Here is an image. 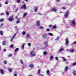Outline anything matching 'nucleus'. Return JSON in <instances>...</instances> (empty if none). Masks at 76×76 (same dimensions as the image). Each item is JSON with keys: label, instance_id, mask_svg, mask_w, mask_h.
<instances>
[{"label": "nucleus", "instance_id": "nucleus-7", "mask_svg": "<svg viewBox=\"0 0 76 76\" xmlns=\"http://www.w3.org/2000/svg\"><path fill=\"white\" fill-rule=\"evenodd\" d=\"M43 38L44 39H45V38H47V34H43Z\"/></svg>", "mask_w": 76, "mask_h": 76}, {"label": "nucleus", "instance_id": "nucleus-39", "mask_svg": "<svg viewBox=\"0 0 76 76\" xmlns=\"http://www.w3.org/2000/svg\"><path fill=\"white\" fill-rule=\"evenodd\" d=\"M38 73L39 74V75L40 73V70L38 69Z\"/></svg>", "mask_w": 76, "mask_h": 76}, {"label": "nucleus", "instance_id": "nucleus-42", "mask_svg": "<svg viewBox=\"0 0 76 76\" xmlns=\"http://www.w3.org/2000/svg\"><path fill=\"white\" fill-rule=\"evenodd\" d=\"M17 3H19L20 2V0H17Z\"/></svg>", "mask_w": 76, "mask_h": 76}, {"label": "nucleus", "instance_id": "nucleus-30", "mask_svg": "<svg viewBox=\"0 0 76 76\" xmlns=\"http://www.w3.org/2000/svg\"><path fill=\"white\" fill-rule=\"evenodd\" d=\"M54 57H53V56H51L50 57L49 59H51V60H52L53 58Z\"/></svg>", "mask_w": 76, "mask_h": 76}, {"label": "nucleus", "instance_id": "nucleus-32", "mask_svg": "<svg viewBox=\"0 0 76 76\" xmlns=\"http://www.w3.org/2000/svg\"><path fill=\"white\" fill-rule=\"evenodd\" d=\"M74 51L75 50L73 49H72L71 50L70 52H71V53H74Z\"/></svg>", "mask_w": 76, "mask_h": 76}, {"label": "nucleus", "instance_id": "nucleus-1", "mask_svg": "<svg viewBox=\"0 0 76 76\" xmlns=\"http://www.w3.org/2000/svg\"><path fill=\"white\" fill-rule=\"evenodd\" d=\"M20 9H24V10H26L27 9L26 4H24L23 5V6H22L20 7Z\"/></svg>", "mask_w": 76, "mask_h": 76}, {"label": "nucleus", "instance_id": "nucleus-31", "mask_svg": "<svg viewBox=\"0 0 76 76\" xmlns=\"http://www.w3.org/2000/svg\"><path fill=\"white\" fill-rule=\"evenodd\" d=\"M2 45H6V42L4 41H3L2 42Z\"/></svg>", "mask_w": 76, "mask_h": 76}, {"label": "nucleus", "instance_id": "nucleus-62", "mask_svg": "<svg viewBox=\"0 0 76 76\" xmlns=\"http://www.w3.org/2000/svg\"><path fill=\"white\" fill-rule=\"evenodd\" d=\"M28 76H32L31 75H28Z\"/></svg>", "mask_w": 76, "mask_h": 76}, {"label": "nucleus", "instance_id": "nucleus-55", "mask_svg": "<svg viewBox=\"0 0 76 76\" xmlns=\"http://www.w3.org/2000/svg\"><path fill=\"white\" fill-rule=\"evenodd\" d=\"M49 27H50V28H51V27H52V25H50L49 26Z\"/></svg>", "mask_w": 76, "mask_h": 76}, {"label": "nucleus", "instance_id": "nucleus-57", "mask_svg": "<svg viewBox=\"0 0 76 76\" xmlns=\"http://www.w3.org/2000/svg\"><path fill=\"white\" fill-rule=\"evenodd\" d=\"M18 8H17L16 10V11H15V12H17V11H18Z\"/></svg>", "mask_w": 76, "mask_h": 76}, {"label": "nucleus", "instance_id": "nucleus-27", "mask_svg": "<svg viewBox=\"0 0 76 76\" xmlns=\"http://www.w3.org/2000/svg\"><path fill=\"white\" fill-rule=\"evenodd\" d=\"M18 50H19V48H17L15 49V52H17Z\"/></svg>", "mask_w": 76, "mask_h": 76}, {"label": "nucleus", "instance_id": "nucleus-22", "mask_svg": "<svg viewBox=\"0 0 76 76\" xmlns=\"http://www.w3.org/2000/svg\"><path fill=\"white\" fill-rule=\"evenodd\" d=\"M0 34L1 35H3V31L1 30L0 31Z\"/></svg>", "mask_w": 76, "mask_h": 76}, {"label": "nucleus", "instance_id": "nucleus-54", "mask_svg": "<svg viewBox=\"0 0 76 76\" xmlns=\"http://www.w3.org/2000/svg\"><path fill=\"white\" fill-rule=\"evenodd\" d=\"M2 7V5H1V4H0V7Z\"/></svg>", "mask_w": 76, "mask_h": 76}, {"label": "nucleus", "instance_id": "nucleus-25", "mask_svg": "<svg viewBox=\"0 0 76 76\" xmlns=\"http://www.w3.org/2000/svg\"><path fill=\"white\" fill-rule=\"evenodd\" d=\"M55 59L56 60V61H58V58L57 57H55Z\"/></svg>", "mask_w": 76, "mask_h": 76}, {"label": "nucleus", "instance_id": "nucleus-19", "mask_svg": "<svg viewBox=\"0 0 76 76\" xmlns=\"http://www.w3.org/2000/svg\"><path fill=\"white\" fill-rule=\"evenodd\" d=\"M62 58H63L64 61H67V60L64 57H62Z\"/></svg>", "mask_w": 76, "mask_h": 76}, {"label": "nucleus", "instance_id": "nucleus-44", "mask_svg": "<svg viewBox=\"0 0 76 76\" xmlns=\"http://www.w3.org/2000/svg\"><path fill=\"white\" fill-rule=\"evenodd\" d=\"M50 72V70H48L47 71V74H49V72Z\"/></svg>", "mask_w": 76, "mask_h": 76}, {"label": "nucleus", "instance_id": "nucleus-5", "mask_svg": "<svg viewBox=\"0 0 76 76\" xmlns=\"http://www.w3.org/2000/svg\"><path fill=\"white\" fill-rule=\"evenodd\" d=\"M30 55L32 56H35V53L33 51H31L30 52Z\"/></svg>", "mask_w": 76, "mask_h": 76}, {"label": "nucleus", "instance_id": "nucleus-13", "mask_svg": "<svg viewBox=\"0 0 76 76\" xmlns=\"http://www.w3.org/2000/svg\"><path fill=\"white\" fill-rule=\"evenodd\" d=\"M64 50V48H61L58 51V53H60V52H61L62 51H63Z\"/></svg>", "mask_w": 76, "mask_h": 76}, {"label": "nucleus", "instance_id": "nucleus-8", "mask_svg": "<svg viewBox=\"0 0 76 76\" xmlns=\"http://www.w3.org/2000/svg\"><path fill=\"white\" fill-rule=\"evenodd\" d=\"M36 25L37 26H40V23H39V21H37Z\"/></svg>", "mask_w": 76, "mask_h": 76}, {"label": "nucleus", "instance_id": "nucleus-49", "mask_svg": "<svg viewBox=\"0 0 76 76\" xmlns=\"http://www.w3.org/2000/svg\"><path fill=\"white\" fill-rule=\"evenodd\" d=\"M14 76H17V74H14Z\"/></svg>", "mask_w": 76, "mask_h": 76}, {"label": "nucleus", "instance_id": "nucleus-47", "mask_svg": "<svg viewBox=\"0 0 76 76\" xmlns=\"http://www.w3.org/2000/svg\"><path fill=\"white\" fill-rule=\"evenodd\" d=\"M46 31H50V29L48 28L46 30Z\"/></svg>", "mask_w": 76, "mask_h": 76}, {"label": "nucleus", "instance_id": "nucleus-58", "mask_svg": "<svg viewBox=\"0 0 76 76\" xmlns=\"http://www.w3.org/2000/svg\"><path fill=\"white\" fill-rule=\"evenodd\" d=\"M5 4H8V3L7 2H5Z\"/></svg>", "mask_w": 76, "mask_h": 76}, {"label": "nucleus", "instance_id": "nucleus-56", "mask_svg": "<svg viewBox=\"0 0 76 76\" xmlns=\"http://www.w3.org/2000/svg\"><path fill=\"white\" fill-rule=\"evenodd\" d=\"M56 1H57V2H58L60 1V0H56Z\"/></svg>", "mask_w": 76, "mask_h": 76}, {"label": "nucleus", "instance_id": "nucleus-23", "mask_svg": "<svg viewBox=\"0 0 76 76\" xmlns=\"http://www.w3.org/2000/svg\"><path fill=\"white\" fill-rule=\"evenodd\" d=\"M65 71H67V70H68V67L66 66L65 68Z\"/></svg>", "mask_w": 76, "mask_h": 76}, {"label": "nucleus", "instance_id": "nucleus-41", "mask_svg": "<svg viewBox=\"0 0 76 76\" xmlns=\"http://www.w3.org/2000/svg\"><path fill=\"white\" fill-rule=\"evenodd\" d=\"M73 44H76V41L73 42V43L72 44V45H73Z\"/></svg>", "mask_w": 76, "mask_h": 76}, {"label": "nucleus", "instance_id": "nucleus-38", "mask_svg": "<svg viewBox=\"0 0 76 76\" xmlns=\"http://www.w3.org/2000/svg\"><path fill=\"white\" fill-rule=\"evenodd\" d=\"M43 54L44 55H46L47 54V52L45 51L44 52H43Z\"/></svg>", "mask_w": 76, "mask_h": 76}, {"label": "nucleus", "instance_id": "nucleus-14", "mask_svg": "<svg viewBox=\"0 0 76 76\" xmlns=\"http://www.w3.org/2000/svg\"><path fill=\"white\" fill-rule=\"evenodd\" d=\"M26 43H24L23 44L21 47V48L22 49V50H23V49H24V45H26Z\"/></svg>", "mask_w": 76, "mask_h": 76}, {"label": "nucleus", "instance_id": "nucleus-15", "mask_svg": "<svg viewBox=\"0 0 76 76\" xmlns=\"http://www.w3.org/2000/svg\"><path fill=\"white\" fill-rule=\"evenodd\" d=\"M0 72L1 75H3V74H4V72H3V69H1L0 70Z\"/></svg>", "mask_w": 76, "mask_h": 76}, {"label": "nucleus", "instance_id": "nucleus-50", "mask_svg": "<svg viewBox=\"0 0 76 76\" xmlns=\"http://www.w3.org/2000/svg\"><path fill=\"white\" fill-rule=\"evenodd\" d=\"M12 54H10V55H8V57H11V56H12Z\"/></svg>", "mask_w": 76, "mask_h": 76}, {"label": "nucleus", "instance_id": "nucleus-34", "mask_svg": "<svg viewBox=\"0 0 76 76\" xmlns=\"http://www.w3.org/2000/svg\"><path fill=\"white\" fill-rule=\"evenodd\" d=\"M56 25H54L53 26V27L52 28L53 29H55V28H56Z\"/></svg>", "mask_w": 76, "mask_h": 76}, {"label": "nucleus", "instance_id": "nucleus-63", "mask_svg": "<svg viewBox=\"0 0 76 76\" xmlns=\"http://www.w3.org/2000/svg\"><path fill=\"white\" fill-rule=\"evenodd\" d=\"M51 40H52V39H53V38H51Z\"/></svg>", "mask_w": 76, "mask_h": 76}, {"label": "nucleus", "instance_id": "nucleus-24", "mask_svg": "<svg viewBox=\"0 0 76 76\" xmlns=\"http://www.w3.org/2000/svg\"><path fill=\"white\" fill-rule=\"evenodd\" d=\"M8 70L9 71V72H10L11 73H12V70L11 69H8Z\"/></svg>", "mask_w": 76, "mask_h": 76}, {"label": "nucleus", "instance_id": "nucleus-53", "mask_svg": "<svg viewBox=\"0 0 76 76\" xmlns=\"http://www.w3.org/2000/svg\"><path fill=\"white\" fill-rule=\"evenodd\" d=\"M66 51H69V49H66Z\"/></svg>", "mask_w": 76, "mask_h": 76}, {"label": "nucleus", "instance_id": "nucleus-60", "mask_svg": "<svg viewBox=\"0 0 76 76\" xmlns=\"http://www.w3.org/2000/svg\"><path fill=\"white\" fill-rule=\"evenodd\" d=\"M1 15H4V13H1Z\"/></svg>", "mask_w": 76, "mask_h": 76}, {"label": "nucleus", "instance_id": "nucleus-40", "mask_svg": "<svg viewBox=\"0 0 76 76\" xmlns=\"http://www.w3.org/2000/svg\"><path fill=\"white\" fill-rule=\"evenodd\" d=\"M4 64H7V61H5L4 62Z\"/></svg>", "mask_w": 76, "mask_h": 76}, {"label": "nucleus", "instance_id": "nucleus-12", "mask_svg": "<svg viewBox=\"0 0 76 76\" xmlns=\"http://www.w3.org/2000/svg\"><path fill=\"white\" fill-rule=\"evenodd\" d=\"M72 23L74 26L76 25V22H75V20H73L72 21Z\"/></svg>", "mask_w": 76, "mask_h": 76}, {"label": "nucleus", "instance_id": "nucleus-35", "mask_svg": "<svg viewBox=\"0 0 76 76\" xmlns=\"http://www.w3.org/2000/svg\"><path fill=\"white\" fill-rule=\"evenodd\" d=\"M4 20V19H1L0 20V22H3Z\"/></svg>", "mask_w": 76, "mask_h": 76}, {"label": "nucleus", "instance_id": "nucleus-36", "mask_svg": "<svg viewBox=\"0 0 76 76\" xmlns=\"http://www.w3.org/2000/svg\"><path fill=\"white\" fill-rule=\"evenodd\" d=\"M29 67H33V65H32V64H30L29 65Z\"/></svg>", "mask_w": 76, "mask_h": 76}, {"label": "nucleus", "instance_id": "nucleus-3", "mask_svg": "<svg viewBox=\"0 0 76 76\" xmlns=\"http://www.w3.org/2000/svg\"><path fill=\"white\" fill-rule=\"evenodd\" d=\"M69 15V11H66L64 15V16L65 18H67L68 17Z\"/></svg>", "mask_w": 76, "mask_h": 76}, {"label": "nucleus", "instance_id": "nucleus-20", "mask_svg": "<svg viewBox=\"0 0 76 76\" xmlns=\"http://www.w3.org/2000/svg\"><path fill=\"white\" fill-rule=\"evenodd\" d=\"M20 23V20H19V19H18L17 20V21L16 22V23Z\"/></svg>", "mask_w": 76, "mask_h": 76}, {"label": "nucleus", "instance_id": "nucleus-11", "mask_svg": "<svg viewBox=\"0 0 76 76\" xmlns=\"http://www.w3.org/2000/svg\"><path fill=\"white\" fill-rule=\"evenodd\" d=\"M52 12H56L57 11V9L56 8H53L51 10Z\"/></svg>", "mask_w": 76, "mask_h": 76}, {"label": "nucleus", "instance_id": "nucleus-48", "mask_svg": "<svg viewBox=\"0 0 76 76\" xmlns=\"http://www.w3.org/2000/svg\"><path fill=\"white\" fill-rule=\"evenodd\" d=\"M28 45H29V47H30V46H31V44L30 43H28Z\"/></svg>", "mask_w": 76, "mask_h": 76}, {"label": "nucleus", "instance_id": "nucleus-10", "mask_svg": "<svg viewBox=\"0 0 76 76\" xmlns=\"http://www.w3.org/2000/svg\"><path fill=\"white\" fill-rule=\"evenodd\" d=\"M13 17H10L9 18L8 20L9 21H10V22H12V21L13 20Z\"/></svg>", "mask_w": 76, "mask_h": 76}, {"label": "nucleus", "instance_id": "nucleus-17", "mask_svg": "<svg viewBox=\"0 0 76 76\" xmlns=\"http://www.w3.org/2000/svg\"><path fill=\"white\" fill-rule=\"evenodd\" d=\"M26 15H27V13H24L23 15V18H25V17L26 16Z\"/></svg>", "mask_w": 76, "mask_h": 76}, {"label": "nucleus", "instance_id": "nucleus-9", "mask_svg": "<svg viewBox=\"0 0 76 76\" xmlns=\"http://www.w3.org/2000/svg\"><path fill=\"white\" fill-rule=\"evenodd\" d=\"M16 34H15L14 35V36L12 37V38L10 40V42H12V41H13V39L14 38H15V37L16 36Z\"/></svg>", "mask_w": 76, "mask_h": 76}, {"label": "nucleus", "instance_id": "nucleus-33", "mask_svg": "<svg viewBox=\"0 0 76 76\" xmlns=\"http://www.w3.org/2000/svg\"><path fill=\"white\" fill-rule=\"evenodd\" d=\"M6 15H7V16H8V15H9V12L7 11L6 12Z\"/></svg>", "mask_w": 76, "mask_h": 76}, {"label": "nucleus", "instance_id": "nucleus-45", "mask_svg": "<svg viewBox=\"0 0 76 76\" xmlns=\"http://www.w3.org/2000/svg\"><path fill=\"white\" fill-rule=\"evenodd\" d=\"M62 9L64 10H65L66 9V8L65 7H63L62 8Z\"/></svg>", "mask_w": 76, "mask_h": 76}, {"label": "nucleus", "instance_id": "nucleus-59", "mask_svg": "<svg viewBox=\"0 0 76 76\" xmlns=\"http://www.w3.org/2000/svg\"><path fill=\"white\" fill-rule=\"evenodd\" d=\"M6 51V49H4V51L5 52Z\"/></svg>", "mask_w": 76, "mask_h": 76}, {"label": "nucleus", "instance_id": "nucleus-6", "mask_svg": "<svg viewBox=\"0 0 76 76\" xmlns=\"http://www.w3.org/2000/svg\"><path fill=\"white\" fill-rule=\"evenodd\" d=\"M26 38H31V36H30V34H27L26 35Z\"/></svg>", "mask_w": 76, "mask_h": 76}, {"label": "nucleus", "instance_id": "nucleus-21", "mask_svg": "<svg viewBox=\"0 0 76 76\" xmlns=\"http://www.w3.org/2000/svg\"><path fill=\"white\" fill-rule=\"evenodd\" d=\"M73 74L75 76H76V71H74L73 72Z\"/></svg>", "mask_w": 76, "mask_h": 76}, {"label": "nucleus", "instance_id": "nucleus-64", "mask_svg": "<svg viewBox=\"0 0 76 76\" xmlns=\"http://www.w3.org/2000/svg\"><path fill=\"white\" fill-rule=\"evenodd\" d=\"M18 18V17L17 16L16 17V18Z\"/></svg>", "mask_w": 76, "mask_h": 76}, {"label": "nucleus", "instance_id": "nucleus-2", "mask_svg": "<svg viewBox=\"0 0 76 76\" xmlns=\"http://www.w3.org/2000/svg\"><path fill=\"white\" fill-rule=\"evenodd\" d=\"M48 42L47 41L44 42V45H45V47L43 49H45L47 47H48Z\"/></svg>", "mask_w": 76, "mask_h": 76}, {"label": "nucleus", "instance_id": "nucleus-61", "mask_svg": "<svg viewBox=\"0 0 76 76\" xmlns=\"http://www.w3.org/2000/svg\"><path fill=\"white\" fill-rule=\"evenodd\" d=\"M24 1H26L28 2V0H24Z\"/></svg>", "mask_w": 76, "mask_h": 76}, {"label": "nucleus", "instance_id": "nucleus-51", "mask_svg": "<svg viewBox=\"0 0 76 76\" xmlns=\"http://www.w3.org/2000/svg\"><path fill=\"white\" fill-rule=\"evenodd\" d=\"M38 15H42V14H41V13H39Z\"/></svg>", "mask_w": 76, "mask_h": 76}, {"label": "nucleus", "instance_id": "nucleus-18", "mask_svg": "<svg viewBox=\"0 0 76 76\" xmlns=\"http://www.w3.org/2000/svg\"><path fill=\"white\" fill-rule=\"evenodd\" d=\"M34 10L35 12H37V10H38V7H36L34 8Z\"/></svg>", "mask_w": 76, "mask_h": 76}, {"label": "nucleus", "instance_id": "nucleus-4", "mask_svg": "<svg viewBox=\"0 0 76 76\" xmlns=\"http://www.w3.org/2000/svg\"><path fill=\"white\" fill-rule=\"evenodd\" d=\"M69 43V40H68L67 38H66V39H65V45H68Z\"/></svg>", "mask_w": 76, "mask_h": 76}, {"label": "nucleus", "instance_id": "nucleus-52", "mask_svg": "<svg viewBox=\"0 0 76 76\" xmlns=\"http://www.w3.org/2000/svg\"><path fill=\"white\" fill-rule=\"evenodd\" d=\"M3 25V23H2L1 25L0 26H2Z\"/></svg>", "mask_w": 76, "mask_h": 76}, {"label": "nucleus", "instance_id": "nucleus-43", "mask_svg": "<svg viewBox=\"0 0 76 76\" xmlns=\"http://www.w3.org/2000/svg\"><path fill=\"white\" fill-rule=\"evenodd\" d=\"M13 47V45H11L10 46V47H11V48H12Z\"/></svg>", "mask_w": 76, "mask_h": 76}, {"label": "nucleus", "instance_id": "nucleus-46", "mask_svg": "<svg viewBox=\"0 0 76 76\" xmlns=\"http://www.w3.org/2000/svg\"><path fill=\"white\" fill-rule=\"evenodd\" d=\"M39 29H43V27L42 26H40V27H39Z\"/></svg>", "mask_w": 76, "mask_h": 76}, {"label": "nucleus", "instance_id": "nucleus-28", "mask_svg": "<svg viewBox=\"0 0 76 76\" xmlns=\"http://www.w3.org/2000/svg\"><path fill=\"white\" fill-rule=\"evenodd\" d=\"M59 37H57V38L55 39V41H58V40H59Z\"/></svg>", "mask_w": 76, "mask_h": 76}, {"label": "nucleus", "instance_id": "nucleus-37", "mask_svg": "<svg viewBox=\"0 0 76 76\" xmlns=\"http://www.w3.org/2000/svg\"><path fill=\"white\" fill-rule=\"evenodd\" d=\"M72 66H74L76 65V63H74L72 64Z\"/></svg>", "mask_w": 76, "mask_h": 76}, {"label": "nucleus", "instance_id": "nucleus-16", "mask_svg": "<svg viewBox=\"0 0 76 76\" xmlns=\"http://www.w3.org/2000/svg\"><path fill=\"white\" fill-rule=\"evenodd\" d=\"M50 35V36H53V34L51 33H49L48 34H47V35Z\"/></svg>", "mask_w": 76, "mask_h": 76}, {"label": "nucleus", "instance_id": "nucleus-26", "mask_svg": "<svg viewBox=\"0 0 76 76\" xmlns=\"http://www.w3.org/2000/svg\"><path fill=\"white\" fill-rule=\"evenodd\" d=\"M25 34H26V32L23 31L22 33V34L23 35H25Z\"/></svg>", "mask_w": 76, "mask_h": 76}, {"label": "nucleus", "instance_id": "nucleus-29", "mask_svg": "<svg viewBox=\"0 0 76 76\" xmlns=\"http://www.w3.org/2000/svg\"><path fill=\"white\" fill-rule=\"evenodd\" d=\"M20 63H21V64H23V62L22 60H21L20 61Z\"/></svg>", "mask_w": 76, "mask_h": 76}]
</instances>
